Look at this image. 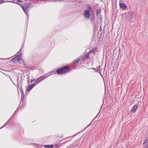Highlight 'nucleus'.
<instances>
[{
	"label": "nucleus",
	"instance_id": "obj_20",
	"mask_svg": "<svg viewBox=\"0 0 148 148\" xmlns=\"http://www.w3.org/2000/svg\"><path fill=\"white\" fill-rule=\"evenodd\" d=\"M21 90H20V92L21 93V95H24V92L23 91V90L22 89L21 86Z\"/></svg>",
	"mask_w": 148,
	"mask_h": 148
},
{
	"label": "nucleus",
	"instance_id": "obj_32",
	"mask_svg": "<svg viewBox=\"0 0 148 148\" xmlns=\"http://www.w3.org/2000/svg\"><path fill=\"white\" fill-rule=\"evenodd\" d=\"M33 80H32V81H31V83H32V82H33Z\"/></svg>",
	"mask_w": 148,
	"mask_h": 148
},
{
	"label": "nucleus",
	"instance_id": "obj_7",
	"mask_svg": "<svg viewBox=\"0 0 148 148\" xmlns=\"http://www.w3.org/2000/svg\"><path fill=\"white\" fill-rule=\"evenodd\" d=\"M89 54L88 53H86L83 56L81 57L82 60H84L85 59H87L89 57Z\"/></svg>",
	"mask_w": 148,
	"mask_h": 148
},
{
	"label": "nucleus",
	"instance_id": "obj_2",
	"mask_svg": "<svg viewBox=\"0 0 148 148\" xmlns=\"http://www.w3.org/2000/svg\"><path fill=\"white\" fill-rule=\"evenodd\" d=\"M24 12L25 13L27 16H28V12L30 8H32V5L29 4H23L21 6Z\"/></svg>",
	"mask_w": 148,
	"mask_h": 148
},
{
	"label": "nucleus",
	"instance_id": "obj_36",
	"mask_svg": "<svg viewBox=\"0 0 148 148\" xmlns=\"http://www.w3.org/2000/svg\"><path fill=\"white\" fill-rule=\"evenodd\" d=\"M0 72H1V73H2V71H0Z\"/></svg>",
	"mask_w": 148,
	"mask_h": 148
},
{
	"label": "nucleus",
	"instance_id": "obj_27",
	"mask_svg": "<svg viewBox=\"0 0 148 148\" xmlns=\"http://www.w3.org/2000/svg\"><path fill=\"white\" fill-rule=\"evenodd\" d=\"M98 72L99 73L100 75L102 77V75L101 73V72H100V71L99 72Z\"/></svg>",
	"mask_w": 148,
	"mask_h": 148
},
{
	"label": "nucleus",
	"instance_id": "obj_21",
	"mask_svg": "<svg viewBox=\"0 0 148 148\" xmlns=\"http://www.w3.org/2000/svg\"><path fill=\"white\" fill-rule=\"evenodd\" d=\"M98 69L96 70V72H99L100 71V66H99L97 67Z\"/></svg>",
	"mask_w": 148,
	"mask_h": 148
},
{
	"label": "nucleus",
	"instance_id": "obj_19",
	"mask_svg": "<svg viewBox=\"0 0 148 148\" xmlns=\"http://www.w3.org/2000/svg\"><path fill=\"white\" fill-rule=\"evenodd\" d=\"M8 124V121H7L5 123V124L3 125V126L0 128V129L3 128L4 127L7 125Z\"/></svg>",
	"mask_w": 148,
	"mask_h": 148
},
{
	"label": "nucleus",
	"instance_id": "obj_34",
	"mask_svg": "<svg viewBox=\"0 0 148 148\" xmlns=\"http://www.w3.org/2000/svg\"><path fill=\"white\" fill-rule=\"evenodd\" d=\"M10 79H11V80L12 81V79L11 78H10Z\"/></svg>",
	"mask_w": 148,
	"mask_h": 148
},
{
	"label": "nucleus",
	"instance_id": "obj_31",
	"mask_svg": "<svg viewBox=\"0 0 148 148\" xmlns=\"http://www.w3.org/2000/svg\"><path fill=\"white\" fill-rule=\"evenodd\" d=\"M27 78L28 79H29V76H28V77H27Z\"/></svg>",
	"mask_w": 148,
	"mask_h": 148
},
{
	"label": "nucleus",
	"instance_id": "obj_37",
	"mask_svg": "<svg viewBox=\"0 0 148 148\" xmlns=\"http://www.w3.org/2000/svg\"><path fill=\"white\" fill-rule=\"evenodd\" d=\"M148 148V147H146V148Z\"/></svg>",
	"mask_w": 148,
	"mask_h": 148
},
{
	"label": "nucleus",
	"instance_id": "obj_25",
	"mask_svg": "<svg viewBox=\"0 0 148 148\" xmlns=\"http://www.w3.org/2000/svg\"><path fill=\"white\" fill-rule=\"evenodd\" d=\"M90 69H92L93 70H95L96 71V70H97L96 69V68H90Z\"/></svg>",
	"mask_w": 148,
	"mask_h": 148
},
{
	"label": "nucleus",
	"instance_id": "obj_28",
	"mask_svg": "<svg viewBox=\"0 0 148 148\" xmlns=\"http://www.w3.org/2000/svg\"><path fill=\"white\" fill-rule=\"evenodd\" d=\"M17 111V110H16L15 111V112H14V114H13V115H14L16 112Z\"/></svg>",
	"mask_w": 148,
	"mask_h": 148
},
{
	"label": "nucleus",
	"instance_id": "obj_30",
	"mask_svg": "<svg viewBox=\"0 0 148 148\" xmlns=\"http://www.w3.org/2000/svg\"><path fill=\"white\" fill-rule=\"evenodd\" d=\"M63 0H57V1H63Z\"/></svg>",
	"mask_w": 148,
	"mask_h": 148
},
{
	"label": "nucleus",
	"instance_id": "obj_11",
	"mask_svg": "<svg viewBox=\"0 0 148 148\" xmlns=\"http://www.w3.org/2000/svg\"><path fill=\"white\" fill-rule=\"evenodd\" d=\"M90 20L91 21H93L95 18V15L93 12L90 13Z\"/></svg>",
	"mask_w": 148,
	"mask_h": 148
},
{
	"label": "nucleus",
	"instance_id": "obj_16",
	"mask_svg": "<svg viewBox=\"0 0 148 148\" xmlns=\"http://www.w3.org/2000/svg\"><path fill=\"white\" fill-rule=\"evenodd\" d=\"M80 60V59H77L73 61V63L74 64H77L78 63Z\"/></svg>",
	"mask_w": 148,
	"mask_h": 148
},
{
	"label": "nucleus",
	"instance_id": "obj_14",
	"mask_svg": "<svg viewBox=\"0 0 148 148\" xmlns=\"http://www.w3.org/2000/svg\"><path fill=\"white\" fill-rule=\"evenodd\" d=\"M53 145H44V147L46 148H52L53 147Z\"/></svg>",
	"mask_w": 148,
	"mask_h": 148
},
{
	"label": "nucleus",
	"instance_id": "obj_24",
	"mask_svg": "<svg viewBox=\"0 0 148 148\" xmlns=\"http://www.w3.org/2000/svg\"><path fill=\"white\" fill-rule=\"evenodd\" d=\"M99 22L100 24V23L102 22V20H99Z\"/></svg>",
	"mask_w": 148,
	"mask_h": 148
},
{
	"label": "nucleus",
	"instance_id": "obj_10",
	"mask_svg": "<svg viewBox=\"0 0 148 148\" xmlns=\"http://www.w3.org/2000/svg\"><path fill=\"white\" fill-rule=\"evenodd\" d=\"M143 145L145 148L148 147V139L146 138L144 142L143 143Z\"/></svg>",
	"mask_w": 148,
	"mask_h": 148
},
{
	"label": "nucleus",
	"instance_id": "obj_6",
	"mask_svg": "<svg viewBox=\"0 0 148 148\" xmlns=\"http://www.w3.org/2000/svg\"><path fill=\"white\" fill-rule=\"evenodd\" d=\"M138 104L137 103L135 105H134L131 110L130 111V113H132L133 112H135L136 111V110L138 108Z\"/></svg>",
	"mask_w": 148,
	"mask_h": 148
},
{
	"label": "nucleus",
	"instance_id": "obj_5",
	"mask_svg": "<svg viewBox=\"0 0 148 148\" xmlns=\"http://www.w3.org/2000/svg\"><path fill=\"white\" fill-rule=\"evenodd\" d=\"M20 55L21 54L17 55L15 57L11 60V61L15 62H16L19 61L21 58Z\"/></svg>",
	"mask_w": 148,
	"mask_h": 148
},
{
	"label": "nucleus",
	"instance_id": "obj_17",
	"mask_svg": "<svg viewBox=\"0 0 148 148\" xmlns=\"http://www.w3.org/2000/svg\"><path fill=\"white\" fill-rule=\"evenodd\" d=\"M87 9H88L89 10V11H90V12H93V11L92 10V9L91 8L90 6L89 5H88V6L87 7Z\"/></svg>",
	"mask_w": 148,
	"mask_h": 148
},
{
	"label": "nucleus",
	"instance_id": "obj_33",
	"mask_svg": "<svg viewBox=\"0 0 148 148\" xmlns=\"http://www.w3.org/2000/svg\"><path fill=\"white\" fill-rule=\"evenodd\" d=\"M90 125V124H89L87 126V127L89 126Z\"/></svg>",
	"mask_w": 148,
	"mask_h": 148
},
{
	"label": "nucleus",
	"instance_id": "obj_3",
	"mask_svg": "<svg viewBox=\"0 0 148 148\" xmlns=\"http://www.w3.org/2000/svg\"><path fill=\"white\" fill-rule=\"evenodd\" d=\"M50 75H47V76H45V75L42 76L40 77L39 78H38L37 79H36L34 82V83L35 86L39 82H41V81L44 79L46 78L47 77L49 76Z\"/></svg>",
	"mask_w": 148,
	"mask_h": 148
},
{
	"label": "nucleus",
	"instance_id": "obj_38",
	"mask_svg": "<svg viewBox=\"0 0 148 148\" xmlns=\"http://www.w3.org/2000/svg\"><path fill=\"white\" fill-rule=\"evenodd\" d=\"M0 69H2L1 68H0Z\"/></svg>",
	"mask_w": 148,
	"mask_h": 148
},
{
	"label": "nucleus",
	"instance_id": "obj_23",
	"mask_svg": "<svg viewBox=\"0 0 148 148\" xmlns=\"http://www.w3.org/2000/svg\"><path fill=\"white\" fill-rule=\"evenodd\" d=\"M99 31L100 32H101L102 31V28L101 26H100V27Z\"/></svg>",
	"mask_w": 148,
	"mask_h": 148
},
{
	"label": "nucleus",
	"instance_id": "obj_12",
	"mask_svg": "<svg viewBox=\"0 0 148 148\" xmlns=\"http://www.w3.org/2000/svg\"><path fill=\"white\" fill-rule=\"evenodd\" d=\"M97 49V48H95L93 49L90 50V51L88 53L89 55L91 53H92L94 54H95V52L97 51L96 50Z\"/></svg>",
	"mask_w": 148,
	"mask_h": 148
},
{
	"label": "nucleus",
	"instance_id": "obj_29",
	"mask_svg": "<svg viewBox=\"0 0 148 148\" xmlns=\"http://www.w3.org/2000/svg\"><path fill=\"white\" fill-rule=\"evenodd\" d=\"M57 146H58V145H55V147H56L57 148Z\"/></svg>",
	"mask_w": 148,
	"mask_h": 148
},
{
	"label": "nucleus",
	"instance_id": "obj_18",
	"mask_svg": "<svg viewBox=\"0 0 148 148\" xmlns=\"http://www.w3.org/2000/svg\"><path fill=\"white\" fill-rule=\"evenodd\" d=\"M25 97L24 95H21V102H23Z\"/></svg>",
	"mask_w": 148,
	"mask_h": 148
},
{
	"label": "nucleus",
	"instance_id": "obj_22",
	"mask_svg": "<svg viewBox=\"0 0 148 148\" xmlns=\"http://www.w3.org/2000/svg\"><path fill=\"white\" fill-rule=\"evenodd\" d=\"M99 16V20H102V17L101 15H99V16Z\"/></svg>",
	"mask_w": 148,
	"mask_h": 148
},
{
	"label": "nucleus",
	"instance_id": "obj_15",
	"mask_svg": "<svg viewBox=\"0 0 148 148\" xmlns=\"http://www.w3.org/2000/svg\"><path fill=\"white\" fill-rule=\"evenodd\" d=\"M101 10L100 9H99L97 10L96 12V14L97 16H99V15L101 14Z\"/></svg>",
	"mask_w": 148,
	"mask_h": 148
},
{
	"label": "nucleus",
	"instance_id": "obj_26",
	"mask_svg": "<svg viewBox=\"0 0 148 148\" xmlns=\"http://www.w3.org/2000/svg\"><path fill=\"white\" fill-rule=\"evenodd\" d=\"M17 1L19 2H21L22 1L21 0H17Z\"/></svg>",
	"mask_w": 148,
	"mask_h": 148
},
{
	"label": "nucleus",
	"instance_id": "obj_1",
	"mask_svg": "<svg viewBox=\"0 0 148 148\" xmlns=\"http://www.w3.org/2000/svg\"><path fill=\"white\" fill-rule=\"evenodd\" d=\"M70 68L68 66L62 67L56 70V73L58 75H62L67 73L69 71Z\"/></svg>",
	"mask_w": 148,
	"mask_h": 148
},
{
	"label": "nucleus",
	"instance_id": "obj_8",
	"mask_svg": "<svg viewBox=\"0 0 148 148\" xmlns=\"http://www.w3.org/2000/svg\"><path fill=\"white\" fill-rule=\"evenodd\" d=\"M35 86V84H32L31 85L29 86L28 88L26 89L27 92L30 91Z\"/></svg>",
	"mask_w": 148,
	"mask_h": 148
},
{
	"label": "nucleus",
	"instance_id": "obj_4",
	"mask_svg": "<svg viewBox=\"0 0 148 148\" xmlns=\"http://www.w3.org/2000/svg\"><path fill=\"white\" fill-rule=\"evenodd\" d=\"M90 12L88 10H86L84 11V17L85 19H89L90 18Z\"/></svg>",
	"mask_w": 148,
	"mask_h": 148
},
{
	"label": "nucleus",
	"instance_id": "obj_13",
	"mask_svg": "<svg viewBox=\"0 0 148 148\" xmlns=\"http://www.w3.org/2000/svg\"><path fill=\"white\" fill-rule=\"evenodd\" d=\"M5 1V0H1L0 1V4H2L4 2H12V3H14V2L13 1ZM15 3L16 4H18V3Z\"/></svg>",
	"mask_w": 148,
	"mask_h": 148
},
{
	"label": "nucleus",
	"instance_id": "obj_9",
	"mask_svg": "<svg viewBox=\"0 0 148 148\" xmlns=\"http://www.w3.org/2000/svg\"><path fill=\"white\" fill-rule=\"evenodd\" d=\"M119 5L120 7L123 10H125L127 8V5L125 3H120L119 4Z\"/></svg>",
	"mask_w": 148,
	"mask_h": 148
},
{
	"label": "nucleus",
	"instance_id": "obj_35",
	"mask_svg": "<svg viewBox=\"0 0 148 148\" xmlns=\"http://www.w3.org/2000/svg\"><path fill=\"white\" fill-rule=\"evenodd\" d=\"M28 0H25V1H28Z\"/></svg>",
	"mask_w": 148,
	"mask_h": 148
}]
</instances>
